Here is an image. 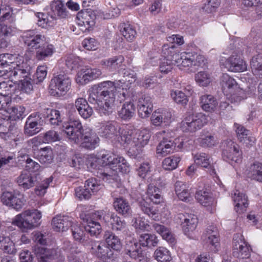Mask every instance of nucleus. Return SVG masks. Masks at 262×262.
Instances as JSON below:
<instances>
[{
    "label": "nucleus",
    "mask_w": 262,
    "mask_h": 262,
    "mask_svg": "<svg viewBox=\"0 0 262 262\" xmlns=\"http://www.w3.org/2000/svg\"><path fill=\"white\" fill-rule=\"evenodd\" d=\"M154 257L159 262H169L171 260L169 250L164 247H159L155 251Z\"/></svg>",
    "instance_id": "nucleus-48"
},
{
    "label": "nucleus",
    "mask_w": 262,
    "mask_h": 262,
    "mask_svg": "<svg viewBox=\"0 0 262 262\" xmlns=\"http://www.w3.org/2000/svg\"><path fill=\"white\" fill-rule=\"evenodd\" d=\"M71 80L64 73L53 77L49 85V92L53 96H61L65 95L70 89Z\"/></svg>",
    "instance_id": "nucleus-7"
},
{
    "label": "nucleus",
    "mask_w": 262,
    "mask_h": 262,
    "mask_svg": "<svg viewBox=\"0 0 262 262\" xmlns=\"http://www.w3.org/2000/svg\"><path fill=\"white\" fill-rule=\"evenodd\" d=\"M0 58L1 59V64H3L5 67V71L8 72L9 71V67L13 68L16 64L17 59L16 55H12L10 54H3L0 55Z\"/></svg>",
    "instance_id": "nucleus-49"
},
{
    "label": "nucleus",
    "mask_w": 262,
    "mask_h": 262,
    "mask_svg": "<svg viewBox=\"0 0 262 262\" xmlns=\"http://www.w3.org/2000/svg\"><path fill=\"white\" fill-rule=\"evenodd\" d=\"M160 190L153 184H149L147 189L148 196L153 203L159 204L161 201L162 198L160 194Z\"/></svg>",
    "instance_id": "nucleus-52"
},
{
    "label": "nucleus",
    "mask_w": 262,
    "mask_h": 262,
    "mask_svg": "<svg viewBox=\"0 0 262 262\" xmlns=\"http://www.w3.org/2000/svg\"><path fill=\"white\" fill-rule=\"evenodd\" d=\"M152 227L156 232L160 234L163 239L170 243L174 242V239L168 228L158 223L154 224Z\"/></svg>",
    "instance_id": "nucleus-46"
},
{
    "label": "nucleus",
    "mask_w": 262,
    "mask_h": 262,
    "mask_svg": "<svg viewBox=\"0 0 262 262\" xmlns=\"http://www.w3.org/2000/svg\"><path fill=\"white\" fill-rule=\"evenodd\" d=\"M223 158L231 164L241 162L242 151L239 149V146L232 140L225 141L223 149Z\"/></svg>",
    "instance_id": "nucleus-10"
},
{
    "label": "nucleus",
    "mask_w": 262,
    "mask_h": 262,
    "mask_svg": "<svg viewBox=\"0 0 262 262\" xmlns=\"http://www.w3.org/2000/svg\"><path fill=\"white\" fill-rule=\"evenodd\" d=\"M233 255L240 260H248L249 262L251 255V248L248 243L243 238L241 235L236 234L233 237Z\"/></svg>",
    "instance_id": "nucleus-9"
},
{
    "label": "nucleus",
    "mask_w": 262,
    "mask_h": 262,
    "mask_svg": "<svg viewBox=\"0 0 262 262\" xmlns=\"http://www.w3.org/2000/svg\"><path fill=\"white\" fill-rule=\"evenodd\" d=\"M75 190L76 196L80 200L89 199L92 195L91 191L84 186L77 187Z\"/></svg>",
    "instance_id": "nucleus-64"
},
{
    "label": "nucleus",
    "mask_w": 262,
    "mask_h": 262,
    "mask_svg": "<svg viewBox=\"0 0 262 262\" xmlns=\"http://www.w3.org/2000/svg\"><path fill=\"white\" fill-rule=\"evenodd\" d=\"M176 143L171 139L164 137L157 147L158 155L164 157L173 152Z\"/></svg>",
    "instance_id": "nucleus-26"
},
{
    "label": "nucleus",
    "mask_w": 262,
    "mask_h": 262,
    "mask_svg": "<svg viewBox=\"0 0 262 262\" xmlns=\"http://www.w3.org/2000/svg\"><path fill=\"white\" fill-rule=\"evenodd\" d=\"M236 132L240 142L246 146L251 147L255 143V138L252 136L249 130L246 129L243 126H238Z\"/></svg>",
    "instance_id": "nucleus-25"
},
{
    "label": "nucleus",
    "mask_w": 262,
    "mask_h": 262,
    "mask_svg": "<svg viewBox=\"0 0 262 262\" xmlns=\"http://www.w3.org/2000/svg\"><path fill=\"white\" fill-rule=\"evenodd\" d=\"M63 127L67 137L75 143H80L83 148L93 149L99 143V139L96 134L90 128H84L78 119L71 121Z\"/></svg>",
    "instance_id": "nucleus-2"
},
{
    "label": "nucleus",
    "mask_w": 262,
    "mask_h": 262,
    "mask_svg": "<svg viewBox=\"0 0 262 262\" xmlns=\"http://www.w3.org/2000/svg\"><path fill=\"white\" fill-rule=\"evenodd\" d=\"M54 11L57 16L61 18H66L69 15V12L66 7L61 1H57L55 3Z\"/></svg>",
    "instance_id": "nucleus-57"
},
{
    "label": "nucleus",
    "mask_w": 262,
    "mask_h": 262,
    "mask_svg": "<svg viewBox=\"0 0 262 262\" xmlns=\"http://www.w3.org/2000/svg\"><path fill=\"white\" fill-rule=\"evenodd\" d=\"M194 162L196 164L200 165L202 167H211L209 156L205 153L197 154L194 156Z\"/></svg>",
    "instance_id": "nucleus-56"
},
{
    "label": "nucleus",
    "mask_w": 262,
    "mask_h": 262,
    "mask_svg": "<svg viewBox=\"0 0 262 262\" xmlns=\"http://www.w3.org/2000/svg\"><path fill=\"white\" fill-rule=\"evenodd\" d=\"M111 220L112 228L114 231H121L125 228V222L117 215H112Z\"/></svg>",
    "instance_id": "nucleus-59"
},
{
    "label": "nucleus",
    "mask_w": 262,
    "mask_h": 262,
    "mask_svg": "<svg viewBox=\"0 0 262 262\" xmlns=\"http://www.w3.org/2000/svg\"><path fill=\"white\" fill-rule=\"evenodd\" d=\"M118 133H119V130H117V127L113 122H108L101 127V133L105 138L119 137Z\"/></svg>",
    "instance_id": "nucleus-45"
},
{
    "label": "nucleus",
    "mask_w": 262,
    "mask_h": 262,
    "mask_svg": "<svg viewBox=\"0 0 262 262\" xmlns=\"http://www.w3.org/2000/svg\"><path fill=\"white\" fill-rule=\"evenodd\" d=\"M38 262H52L53 260L62 261L64 256L58 247L39 248L36 251Z\"/></svg>",
    "instance_id": "nucleus-11"
},
{
    "label": "nucleus",
    "mask_w": 262,
    "mask_h": 262,
    "mask_svg": "<svg viewBox=\"0 0 262 262\" xmlns=\"http://www.w3.org/2000/svg\"><path fill=\"white\" fill-rule=\"evenodd\" d=\"M114 207L116 211L124 216L129 215L132 213L130 206L125 199L122 198H116L114 202Z\"/></svg>",
    "instance_id": "nucleus-29"
},
{
    "label": "nucleus",
    "mask_w": 262,
    "mask_h": 262,
    "mask_svg": "<svg viewBox=\"0 0 262 262\" xmlns=\"http://www.w3.org/2000/svg\"><path fill=\"white\" fill-rule=\"evenodd\" d=\"M1 200L3 204L17 210L22 208L25 202L23 194L20 193L15 194L10 191L4 192Z\"/></svg>",
    "instance_id": "nucleus-13"
},
{
    "label": "nucleus",
    "mask_w": 262,
    "mask_h": 262,
    "mask_svg": "<svg viewBox=\"0 0 262 262\" xmlns=\"http://www.w3.org/2000/svg\"><path fill=\"white\" fill-rule=\"evenodd\" d=\"M139 242L141 246L151 248L158 245L159 240L155 234L145 233L140 235Z\"/></svg>",
    "instance_id": "nucleus-36"
},
{
    "label": "nucleus",
    "mask_w": 262,
    "mask_h": 262,
    "mask_svg": "<svg viewBox=\"0 0 262 262\" xmlns=\"http://www.w3.org/2000/svg\"><path fill=\"white\" fill-rule=\"evenodd\" d=\"M70 227H72V235L76 241L83 243L87 240L84 227L80 226L77 224L71 225Z\"/></svg>",
    "instance_id": "nucleus-47"
},
{
    "label": "nucleus",
    "mask_w": 262,
    "mask_h": 262,
    "mask_svg": "<svg viewBox=\"0 0 262 262\" xmlns=\"http://www.w3.org/2000/svg\"><path fill=\"white\" fill-rule=\"evenodd\" d=\"M191 94L190 90H185V92L181 91L172 92L171 96L176 103L184 105H186L188 101V95Z\"/></svg>",
    "instance_id": "nucleus-44"
},
{
    "label": "nucleus",
    "mask_w": 262,
    "mask_h": 262,
    "mask_svg": "<svg viewBox=\"0 0 262 262\" xmlns=\"http://www.w3.org/2000/svg\"><path fill=\"white\" fill-rule=\"evenodd\" d=\"M139 207L142 212L147 214L149 217L155 221H159L160 219V213L158 209L156 208L151 206L144 200L140 201L139 203Z\"/></svg>",
    "instance_id": "nucleus-33"
},
{
    "label": "nucleus",
    "mask_w": 262,
    "mask_h": 262,
    "mask_svg": "<svg viewBox=\"0 0 262 262\" xmlns=\"http://www.w3.org/2000/svg\"><path fill=\"white\" fill-rule=\"evenodd\" d=\"M175 191L179 199L183 201L191 200L190 193L186 185L182 182L177 181L175 184Z\"/></svg>",
    "instance_id": "nucleus-35"
},
{
    "label": "nucleus",
    "mask_w": 262,
    "mask_h": 262,
    "mask_svg": "<svg viewBox=\"0 0 262 262\" xmlns=\"http://www.w3.org/2000/svg\"><path fill=\"white\" fill-rule=\"evenodd\" d=\"M119 156L114 154H106L102 155L100 158L92 157L88 161V164L92 168H96V163L102 166H110L115 168V163Z\"/></svg>",
    "instance_id": "nucleus-17"
},
{
    "label": "nucleus",
    "mask_w": 262,
    "mask_h": 262,
    "mask_svg": "<svg viewBox=\"0 0 262 262\" xmlns=\"http://www.w3.org/2000/svg\"><path fill=\"white\" fill-rule=\"evenodd\" d=\"M135 112V106L134 103L130 101L125 102L121 108L118 111L119 116L122 119H130Z\"/></svg>",
    "instance_id": "nucleus-39"
},
{
    "label": "nucleus",
    "mask_w": 262,
    "mask_h": 262,
    "mask_svg": "<svg viewBox=\"0 0 262 262\" xmlns=\"http://www.w3.org/2000/svg\"><path fill=\"white\" fill-rule=\"evenodd\" d=\"M54 52V46L45 41L43 45L36 50L35 57L38 60H42L52 56Z\"/></svg>",
    "instance_id": "nucleus-37"
},
{
    "label": "nucleus",
    "mask_w": 262,
    "mask_h": 262,
    "mask_svg": "<svg viewBox=\"0 0 262 262\" xmlns=\"http://www.w3.org/2000/svg\"><path fill=\"white\" fill-rule=\"evenodd\" d=\"M248 176L252 180L262 182V163L257 162L251 165Z\"/></svg>",
    "instance_id": "nucleus-41"
},
{
    "label": "nucleus",
    "mask_w": 262,
    "mask_h": 262,
    "mask_svg": "<svg viewBox=\"0 0 262 262\" xmlns=\"http://www.w3.org/2000/svg\"><path fill=\"white\" fill-rule=\"evenodd\" d=\"M252 73L256 76L262 78V54L254 56L250 61Z\"/></svg>",
    "instance_id": "nucleus-40"
},
{
    "label": "nucleus",
    "mask_w": 262,
    "mask_h": 262,
    "mask_svg": "<svg viewBox=\"0 0 262 262\" xmlns=\"http://www.w3.org/2000/svg\"><path fill=\"white\" fill-rule=\"evenodd\" d=\"M50 114L47 116L50 123L52 125H58L61 122L59 111L56 110H49Z\"/></svg>",
    "instance_id": "nucleus-63"
},
{
    "label": "nucleus",
    "mask_w": 262,
    "mask_h": 262,
    "mask_svg": "<svg viewBox=\"0 0 262 262\" xmlns=\"http://www.w3.org/2000/svg\"><path fill=\"white\" fill-rule=\"evenodd\" d=\"M137 79L134 71L124 70L123 79L117 82L106 81L94 85L91 89L89 96V101L95 107L100 114L109 115L112 112V107L115 99V93L117 88L126 90Z\"/></svg>",
    "instance_id": "nucleus-1"
},
{
    "label": "nucleus",
    "mask_w": 262,
    "mask_h": 262,
    "mask_svg": "<svg viewBox=\"0 0 262 262\" xmlns=\"http://www.w3.org/2000/svg\"><path fill=\"white\" fill-rule=\"evenodd\" d=\"M39 161L42 164H50L53 159V152L52 149L46 147L41 148L37 155Z\"/></svg>",
    "instance_id": "nucleus-42"
},
{
    "label": "nucleus",
    "mask_w": 262,
    "mask_h": 262,
    "mask_svg": "<svg viewBox=\"0 0 262 262\" xmlns=\"http://www.w3.org/2000/svg\"><path fill=\"white\" fill-rule=\"evenodd\" d=\"M138 113L142 118L149 116L152 111V104L151 98L148 96H142L138 100Z\"/></svg>",
    "instance_id": "nucleus-24"
},
{
    "label": "nucleus",
    "mask_w": 262,
    "mask_h": 262,
    "mask_svg": "<svg viewBox=\"0 0 262 262\" xmlns=\"http://www.w3.org/2000/svg\"><path fill=\"white\" fill-rule=\"evenodd\" d=\"M243 51L233 52L232 55L226 59L225 67L229 71L234 72H242L247 69V64L241 57Z\"/></svg>",
    "instance_id": "nucleus-12"
},
{
    "label": "nucleus",
    "mask_w": 262,
    "mask_h": 262,
    "mask_svg": "<svg viewBox=\"0 0 262 262\" xmlns=\"http://www.w3.org/2000/svg\"><path fill=\"white\" fill-rule=\"evenodd\" d=\"M92 249L95 252L97 256L101 258H110L113 253L111 250L104 244L94 242L92 244Z\"/></svg>",
    "instance_id": "nucleus-31"
},
{
    "label": "nucleus",
    "mask_w": 262,
    "mask_h": 262,
    "mask_svg": "<svg viewBox=\"0 0 262 262\" xmlns=\"http://www.w3.org/2000/svg\"><path fill=\"white\" fill-rule=\"evenodd\" d=\"M221 83L223 91L229 90L236 86L235 80L226 74L223 75Z\"/></svg>",
    "instance_id": "nucleus-60"
},
{
    "label": "nucleus",
    "mask_w": 262,
    "mask_h": 262,
    "mask_svg": "<svg viewBox=\"0 0 262 262\" xmlns=\"http://www.w3.org/2000/svg\"><path fill=\"white\" fill-rule=\"evenodd\" d=\"M200 104L204 111L211 112L216 108L218 103L212 95L206 94L201 97Z\"/></svg>",
    "instance_id": "nucleus-30"
},
{
    "label": "nucleus",
    "mask_w": 262,
    "mask_h": 262,
    "mask_svg": "<svg viewBox=\"0 0 262 262\" xmlns=\"http://www.w3.org/2000/svg\"><path fill=\"white\" fill-rule=\"evenodd\" d=\"M181 223L182 228L185 234H189L190 232L195 230L198 225V218L194 214H179L176 220Z\"/></svg>",
    "instance_id": "nucleus-19"
},
{
    "label": "nucleus",
    "mask_w": 262,
    "mask_h": 262,
    "mask_svg": "<svg viewBox=\"0 0 262 262\" xmlns=\"http://www.w3.org/2000/svg\"><path fill=\"white\" fill-rule=\"evenodd\" d=\"M195 199L202 205L208 206L212 204L213 198L209 192L199 190L195 193Z\"/></svg>",
    "instance_id": "nucleus-50"
},
{
    "label": "nucleus",
    "mask_w": 262,
    "mask_h": 262,
    "mask_svg": "<svg viewBox=\"0 0 262 262\" xmlns=\"http://www.w3.org/2000/svg\"><path fill=\"white\" fill-rule=\"evenodd\" d=\"M232 198L234 203V209L236 212L241 214L246 210L248 206V198L245 194L236 190L232 194Z\"/></svg>",
    "instance_id": "nucleus-23"
},
{
    "label": "nucleus",
    "mask_w": 262,
    "mask_h": 262,
    "mask_svg": "<svg viewBox=\"0 0 262 262\" xmlns=\"http://www.w3.org/2000/svg\"><path fill=\"white\" fill-rule=\"evenodd\" d=\"M42 123L43 120L40 114L34 113L30 115L25 124V134L29 136L36 134L40 131V126L42 125Z\"/></svg>",
    "instance_id": "nucleus-15"
},
{
    "label": "nucleus",
    "mask_w": 262,
    "mask_h": 262,
    "mask_svg": "<svg viewBox=\"0 0 262 262\" xmlns=\"http://www.w3.org/2000/svg\"><path fill=\"white\" fill-rule=\"evenodd\" d=\"M84 254L81 253L78 250H75L74 248H72L71 253L68 255V259L69 262H82V260L84 259Z\"/></svg>",
    "instance_id": "nucleus-61"
},
{
    "label": "nucleus",
    "mask_w": 262,
    "mask_h": 262,
    "mask_svg": "<svg viewBox=\"0 0 262 262\" xmlns=\"http://www.w3.org/2000/svg\"><path fill=\"white\" fill-rule=\"evenodd\" d=\"M46 37L41 34L29 35L27 36L25 43L30 48L37 50L45 43Z\"/></svg>",
    "instance_id": "nucleus-32"
},
{
    "label": "nucleus",
    "mask_w": 262,
    "mask_h": 262,
    "mask_svg": "<svg viewBox=\"0 0 262 262\" xmlns=\"http://www.w3.org/2000/svg\"><path fill=\"white\" fill-rule=\"evenodd\" d=\"M180 159L178 157L171 156L166 158L162 162V167L165 170H171L177 168Z\"/></svg>",
    "instance_id": "nucleus-55"
},
{
    "label": "nucleus",
    "mask_w": 262,
    "mask_h": 262,
    "mask_svg": "<svg viewBox=\"0 0 262 262\" xmlns=\"http://www.w3.org/2000/svg\"><path fill=\"white\" fill-rule=\"evenodd\" d=\"M150 134L147 129L139 130L128 128H119L117 139L121 143L128 146V152L133 156L139 154L142 148L146 145L150 138Z\"/></svg>",
    "instance_id": "nucleus-3"
},
{
    "label": "nucleus",
    "mask_w": 262,
    "mask_h": 262,
    "mask_svg": "<svg viewBox=\"0 0 262 262\" xmlns=\"http://www.w3.org/2000/svg\"><path fill=\"white\" fill-rule=\"evenodd\" d=\"M202 239L204 242L210 245L212 251L217 250L219 246V234L216 227L213 225L208 226L202 235Z\"/></svg>",
    "instance_id": "nucleus-18"
},
{
    "label": "nucleus",
    "mask_w": 262,
    "mask_h": 262,
    "mask_svg": "<svg viewBox=\"0 0 262 262\" xmlns=\"http://www.w3.org/2000/svg\"><path fill=\"white\" fill-rule=\"evenodd\" d=\"M124 57L122 55L114 56L107 60L102 61V64L108 69L114 71L120 68L124 61Z\"/></svg>",
    "instance_id": "nucleus-43"
},
{
    "label": "nucleus",
    "mask_w": 262,
    "mask_h": 262,
    "mask_svg": "<svg viewBox=\"0 0 262 262\" xmlns=\"http://www.w3.org/2000/svg\"><path fill=\"white\" fill-rule=\"evenodd\" d=\"M113 171L106 172L105 170L103 172L99 173V177L102 179H114L116 176V172L114 171L118 170V172L122 173H127L130 171V166L126 160L122 157L119 156L115 163V168H113Z\"/></svg>",
    "instance_id": "nucleus-14"
},
{
    "label": "nucleus",
    "mask_w": 262,
    "mask_h": 262,
    "mask_svg": "<svg viewBox=\"0 0 262 262\" xmlns=\"http://www.w3.org/2000/svg\"><path fill=\"white\" fill-rule=\"evenodd\" d=\"M162 56L164 59L161 62L159 66V69L161 73L165 74L168 73L173 68L174 64H176L173 60L170 59L168 56L164 55L163 53V48L161 52Z\"/></svg>",
    "instance_id": "nucleus-53"
},
{
    "label": "nucleus",
    "mask_w": 262,
    "mask_h": 262,
    "mask_svg": "<svg viewBox=\"0 0 262 262\" xmlns=\"http://www.w3.org/2000/svg\"><path fill=\"white\" fill-rule=\"evenodd\" d=\"M75 105L79 114L84 119L89 118L92 115L93 109L90 106L85 99L82 98L77 99Z\"/></svg>",
    "instance_id": "nucleus-27"
},
{
    "label": "nucleus",
    "mask_w": 262,
    "mask_h": 262,
    "mask_svg": "<svg viewBox=\"0 0 262 262\" xmlns=\"http://www.w3.org/2000/svg\"><path fill=\"white\" fill-rule=\"evenodd\" d=\"M207 121L206 116L202 113L191 114L182 121L181 128L184 132H195L201 129Z\"/></svg>",
    "instance_id": "nucleus-8"
},
{
    "label": "nucleus",
    "mask_w": 262,
    "mask_h": 262,
    "mask_svg": "<svg viewBox=\"0 0 262 262\" xmlns=\"http://www.w3.org/2000/svg\"><path fill=\"white\" fill-rule=\"evenodd\" d=\"M163 53L164 55L173 60L180 69L198 67L200 66L204 60L203 56L195 53L184 52L179 53L175 50L173 45H163Z\"/></svg>",
    "instance_id": "nucleus-4"
},
{
    "label": "nucleus",
    "mask_w": 262,
    "mask_h": 262,
    "mask_svg": "<svg viewBox=\"0 0 262 262\" xmlns=\"http://www.w3.org/2000/svg\"><path fill=\"white\" fill-rule=\"evenodd\" d=\"M108 247L114 250L120 251L122 248V243L118 236L111 231H107L104 236Z\"/></svg>",
    "instance_id": "nucleus-34"
},
{
    "label": "nucleus",
    "mask_w": 262,
    "mask_h": 262,
    "mask_svg": "<svg viewBox=\"0 0 262 262\" xmlns=\"http://www.w3.org/2000/svg\"><path fill=\"white\" fill-rule=\"evenodd\" d=\"M16 183L19 187L24 190L36 186L35 192L37 195H43L46 192L49 184L52 181V178L46 179L40 184H37L36 176H32L29 171H24L16 179Z\"/></svg>",
    "instance_id": "nucleus-5"
},
{
    "label": "nucleus",
    "mask_w": 262,
    "mask_h": 262,
    "mask_svg": "<svg viewBox=\"0 0 262 262\" xmlns=\"http://www.w3.org/2000/svg\"><path fill=\"white\" fill-rule=\"evenodd\" d=\"M25 108L20 105L12 106L11 104L6 112L9 114V118L12 120H21L25 116Z\"/></svg>",
    "instance_id": "nucleus-38"
},
{
    "label": "nucleus",
    "mask_w": 262,
    "mask_h": 262,
    "mask_svg": "<svg viewBox=\"0 0 262 262\" xmlns=\"http://www.w3.org/2000/svg\"><path fill=\"white\" fill-rule=\"evenodd\" d=\"M41 212L36 209L27 210L17 215L13 221V224L23 231L31 230L40 225Z\"/></svg>",
    "instance_id": "nucleus-6"
},
{
    "label": "nucleus",
    "mask_w": 262,
    "mask_h": 262,
    "mask_svg": "<svg viewBox=\"0 0 262 262\" xmlns=\"http://www.w3.org/2000/svg\"><path fill=\"white\" fill-rule=\"evenodd\" d=\"M77 18L78 25L81 27L84 26L85 27L84 29H81L84 31L89 30L95 25L96 16L94 11L91 9H87L78 12Z\"/></svg>",
    "instance_id": "nucleus-16"
},
{
    "label": "nucleus",
    "mask_w": 262,
    "mask_h": 262,
    "mask_svg": "<svg viewBox=\"0 0 262 262\" xmlns=\"http://www.w3.org/2000/svg\"><path fill=\"white\" fill-rule=\"evenodd\" d=\"M171 114L166 110H158L152 114L150 120L152 125L158 126L163 124L166 125L170 122Z\"/></svg>",
    "instance_id": "nucleus-21"
},
{
    "label": "nucleus",
    "mask_w": 262,
    "mask_h": 262,
    "mask_svg": "<svg viewBox=\"0 0 262 262\" xmlns=\"http://www.w3.org/2000/svg\"><path fill=\"white\" fill-rule=\"evenodd\" d=\"M120 28V31L125 38L129 41L134 39L136 32L130 25L123 24Z\"/></svg>",
    "instance_id": "nucleus-54"
},
{
    "label": "nucleus",
    "mask_w": 262,
    "mask_h": 262,
    "mask_svg": "<svg viewBox=\"0 0 262 262\" xmlns=\"http://www.w3.org/2000/svg\"><path fill=\"white\" fill-rule=\"evenodd\" d=\"M195 79L197 83L203 86H207L211 81L209 75L204 72L197 73L195 76Z\"/></svg>",
    "instance_id": "nucleus-62"
},
{
    "label": "nucleus",
    "mask_w": 262,
    "mask_h": 262,
    "mask_svg": "<svg viewBox=\"0 0 262 262\" xmlns=\"http://www.w3.org/2000/svg\"><path fill=\"white\" fill-rule=\"evenodd\" d=\"M9 76L12 78V80H20V78L27 77V71L18 64H16V67L14 66L13 69L9 68Z\"/></svg>",
    "instance_id": "nucleus-51"
},
{
    "label": "nucleus",
    "mask_w": 262,
    "mask_h": 262,
    "mask_svg": "<svg viewBox=\"0 0 262 262\" xmlns=\"http://www.w3.org/2000/svg\"><path fill=\"white\" fill-rule=\"evenodd\" d=\"M52 224L55 231L63 232L71 226V222L68 216L58 215L53 219Z\"/></svg>",
    "instance_id": "nucleus-28"
},
{
    "label": "nucleus",
    "mask_w": 262,
    "mask_h": 262,
    "mask_svg": "<svg viewBox=\"0 0 262 262\" xmlns=\"http://www.w3.org/2000/svg\"><path fill=\"white\" fill-rule=\"evenodd\" d=\"M124 252L131 258L138 259L140 262L144 261L143 250L140 244L137 242H129L126 245Z\"/></svg>",
    "instance_id": "nucleus-22"
},
{
    "label": "nucleus",
    "mask_w": 262,
    "mask_h": 262,
    "mask_svg": "<svg viewBox=\"0 0 262 262\" xmlns=\"http://www.w3.org/2000/svg\"><path fill=\"white\" fill-rule=\"evenodd\" d=\"M15 32V28L0 21V38L4 39L13 35Z\"/></svg>",
    "instance_id": "nucleus-58"
},
{
    "label": "nucleus",
    "mask_w": 262,
    "mask_h": 262,
    "mask_svg": "<svg viewBox=\"0 0 262 262\" xmlns=\"http://www.w3.org/2000/svg\"><path fill=\"white\" fill-rule=\"evenodd\" d=\"M80 218L83 222L86 223L84 226V230L86 232L92 236H97L101 231V227L100 223L93 220L90 215L86 214V212H82L80 214Z\"/></svg>",
    "instance_id": "nucleus-20"
}]
</instances>
